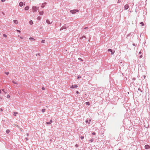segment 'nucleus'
<instances>
[{
  "mask_svg": "<svg viewBox=\"0 0 150 150\" xmlns=\"http://www.w3.org/2000/svg\"><path fill=\"white\" fill-rule=\"evenodd\" d=\"M32 8L33 12L37 11L39 9V7L36 6H33L32 7Z\"/></svg>",
  "mask_w": 150,
  "mask_h": 150,
  "instance_id": "1",
  "label": "nucleus"
},
{
  "mask_svg": "<svg viewBox=\"0 0 150 150\" xmlns=\"http://www.w3.org/2000/svg\"><path fill=\"white\" fill-rule=\"evenodd\" d=\"M79 11L77 9L72 10L70 11V12L73 14H74L76 12Z\"/></svg>",
  "mask_w": 150,
  "mask_h": 150,
  "instance_id": "2",
  "label": "nucleus"
},
{
  "mask_svg": "<svg viewBox=\"0 0 150 150\" xmlns=\"http://www.w3.org/2000/svg\"><path fill=\"white\" fill-rule=\"evenodd\" d=\"M129 5L128 4H126L125 5L124 7V10H127L128 9L129 7Z\"/></svg>",
  "mask_w": 150,
  "mask_h": 150,
  "instance_id": "3",
  "label": "nucleus"
},
{
  "mask_svg": "<svg viewBox=\"0 0 150 150\" xmlns=\"http://www.w3.org/2000/svg\"><path fill=\"white\" fill-rule=\"evenodd\" d=\"M78 87V86L76 84L72 85L71 87L70 88H77Z\"/></svg>",
  "mask_w": 150,
  "mask_h": 150,
  "instance_id": "4",
  "label": "nucleus"
},
{
  "mask_svg": "<svg viewBox=\"0 0 150 150\" xmlns=\"http://www.w3.org/2000/svg\"><path fill=\"white\" fill-rule=\"evenodd\" d=\"M145 148L146 149H148L150 148V146L148 145H146L145 146Z\"/></svg>",
  "mask_w": 150,
  "mask_h": 150,
  "instance_id": "5",
  "label": "nucleus"
},
{
  "mask_svg": "<svg viewBox=\"0 0 150 150\" xmlns=\"http://www.w3.org/2000/svg\"><path fill=\"white\" fill-rule=\"evenodd\" d=\"M52 120H51L49 122H47L46 124L47 125H50L52 123Z\"/></svg>",
  "mask_w": 150,
  "mask_h": 150,
  "instance_id": "6",
  "label": "nucleus"
},
{
  "mask_svg": "<svg viewBox=\"0 0 150 150\" xmlns=\"http://www.w3.org/2000/svg\"><path fill=\"white\" fill-rule=\"evenodd\" d=\"M91 121V120L90 119L89 120V121L88 122V119H87L86 120V123H88V124H90V122Z\"/></svg>",
  "mask_w": 150,
  "mask_h": 150,
  "instance_id": "7",
  "label": "nucleus"
},
{
  "mask_svg": "<svg viewBox=\"0 0 150 150\" xmlns=\"http://www.w3.org/2000/svg\"><path fill=\"white\" fill-rule=\"evenodd\" d=\"M46 23H47V24H51L52 23V22L51 23H50V21L49 20H48V19L47 20H46Z\"/></svg>",
  "mask_w": 150,
  "mask_h": 150,
  "instance_id": "8",
  "label": "nucleus"
},
{
  "mask_svg": "<svg viewBox=\"0 0 150 150\" xmlns=\"http://www.w3.org/2000/svg\"><path fill=\"white\" fill-rule=\"evenodd\" d=\"M46 4V2L43 3L42 4V6H41L42 8H44L45 7V5Z\"/></svg>",
  "mask_w": 150,
  "mask_h": 150,
  "instance_id": "9",
  "label": "nucleus"
},
{
  "mask_svg": "<svg viewBox=\"0 0 150 150\" xmlns=\"http://www.w3.org/2000/svg\"><path fill=\"white\" fill-rule=\"evenodd\" d=\"M13 21V22L14 23H15L16 24H17L18 23V21L16 20H14Z\"/></svg>",
  "mask_w": 150,
  "mask_h": 150,
  "instance_id": "10",
  "label": "nucleus"
},
{
  "mask_svg": "<svg viewBox=\"0 0 150 150\" xmlns=\"http://www.w3.org/2000/svg\"><path fill=\"white\" fill-rule=\"evenodd\" d=\"M23 3L22 2H21L19 4V6L21 7L22 6H23Z\"/></svg>",
  "mask_w": 150,
  "mask_h": 150,
  "instance_id": "11",
  "label": "nucleus"
},
{
  "mask_svg": "<svg viewBox=\"0 0 150 150\" xmlns=\"http://www.w3.org/2000/svg\"><path fill=\"white\" fill-rule=\"evenodd\" d=\"M39 13L40 15H42L44 13L43 11H40L39 12Z\"/></svg>",
  "mask_w": 150,
  "mask_h": 150,
  "instance_id": "12",
  "label": "nucleus"
},
{
  "mask_svg": "<svg viewBox=\"0 0 150 150\" xmlns=\"http://www.w3.org/2000/svg\"><path fill=\"white\" fill-rule=\"evenodd\" d=\"M29 9V7L28 6H26L25 8V10H28Z\"/></svg>",
  "mask_w": 150,
  "mask_h": 150,
  "instance_id": "13",
  "label": "nucleus"
},
{
  "mask_svg": "<svg viewBox=\"0 0 150 150\" xmlns=\"http://www.w3.org/2000/svg\"><path fill=\"white\" fill-rule=\"evenodd\" d=\"M18 114L17 112H13V115L14 116H16L17 114Z\"/></svg>",
  "mask_w": 150,
  "mask_h": 150,
  "instance_id": "14",
  "label": "nucleus"
},
{
  "mask_svg": "<svg viewBox=\"0 0 150 150\" xmlns=\"http://www.w3.org/2000/svg\"><path fill=\"white\" fill-rule=\"evenodd\" d=\"M29 23L31 25H32L33 23V21L31 20L30 21H29Z\"/></svg>",
  "mask_w": 150,
  "mask_h": 150,
  "instance_id": "15",
  "label": "nucleus"
},
{
  "mask_svg": "<svg viewBox=\"0 0 150 150\" xmlns=\"http://www.w3.org/2000/svg\"><path fill=\"white\" fill-rule=\"evenodd\" d=\"M41 19V17L40 16H38L37 18V19L38 20H40Z\"/></svg>",
  "mask_w": 150,
  "mask_h": 150,
  "instance_id": "16",
  "label": "nucleus"
},
{
  "mask_svg": "<svg viewBox=\"0 0 150 150\" xmlns=\"http://www.w3.org/2000/svg\"><path fill=\"white\" fill-rule=\"evenodd\" d=\"M94 141V139L93 138H92L89 140V141L91 142H93Z\"/></svg>",
  "mask_w": 150,
  "mask_h": 150,
  "instance_id": "17",
  "label": "nucleus"
},
{
  "mask_svg": "<svg viewBox=\"0 0 150 150\" xmlns=\"http://www.w3.org/2000/svg\"><path fill=\"white\" fill-rule=\"evenodd\" d=\"M138 90L140 91L141 92H142L143 91V90L140 88H138Z\"/></svg>",
  "mask_w": 150,
  "mask_h": 150,
  "instance_id": "18",
  "label": "nucleus"
},
{
  "mask_svg": "<svg viewBox=\"0 0 150 150\" xmlns=\"http://www.w3.org/2000/svg\"><path fill=\"white\" fill-rule=\"evenodd\" d=\"M29 39L30 40H35V39H34V38H32V37L30 38H29Z\"/></svg>",
  "mask_w": 150,
  "mask_h": 150,
  "instance_id": "19",
  "label": "nucleus"
},
{
  "mask_svg": "<svg viewBox=\"0 0 150 150\" xmlns=\"http://www.w3.org/2000/svg\"><path fill=\"white\" fill-rule=\"evenodd\" d=\"M45 110H46L45 109H43L42 110V112H45Z\"/></svg>",
  "mask_w": 150,
  "mask_h": 150,
  "instance_id": "20",
  "label": "nucleus"
},
{
  "mask_svg": "<svg viewBox=\"0 0 150 150\" xmlns=\"http://www.w3.org/2000/svg\"><path fill=\"white\" fill-rule=\"evenodd\" d=\"M84 38H86V36H84H84H83L82 37H81V38H80V39H83Z\"/></svg>",
  "mask_w": 150,
  "mask_h": 150,
  "instance_id": "21",
  "label": "nucleus"
},
{
  "mask_svg": "<svg viewBox=\"0 0 150 150\" xmlns=\"http://www.w3.org/2000/svg\"><path fill=\"white\" fill-rule=\"evenodd\" d=\"M10 132V131L9 129H7L6 130V132L8 134Z\"/></svg>",
  "mask_w": 150,
  "mask_h": 150,
  "instance_id": "22",
  "label": "nucleus"
},
{
  "mask_svg": "<svg viewBox=\"0 0 150 150\" xmlns=\"http://www.w3.org/2000/svg\"><path fill=\"white\" fill-rule=\"evenodd\" d=\"M86 104L88 105H90V103L89 102H87L86 103Z\"/></svg>",
  "mask_w": 150,
  "mask_h": 150,
  "instance_id": "23",
  "label": "nucleus"
},
{
  "mask_svg": "<svg viewBox=\"0 0 150 150\" xmlns=\"http://www.w3.org/2000/svg\"><path fill=\"white\" fill-rule=\"evenodd\" d=\"M12 82L14 84H18L16 82H15L14 81H12Z\"/></svg>",
  "mask_w": 150,
  "mask_h": 150,
  "instance_id": "24",
  "label": "nucleus"
},
{
  "mask_svg": "<svg viewBox=\"0 0 150 150\" xmlns=\"http://www.w3.org/2000/svg\"><path fill=\"white\" fill-rule=\"evenodd\" d=\"M3 36L4 37H5V38H6L7 37V35H6L5 34H3Z\"/></svg>",
  "mask_w": 150,
  "mask_h": 150,
  "instance_id": "25",
  "label": "nucleus"
},
{
  "mask_svg": "<svg viewBox=\"0 0 150 150\" xmlns=\"http://www.w3.org/2000/svg\"><path fill=\"white\" fill-rule=\"evenodd\" d=\"M108 51L109 52H112V50L111 49H108Z\"/></svg>",
  "mask_w": 150,
  "mask_h": 150,
  "instance_id": "26",
  "label": "nucleus"
},
{
  "mask_svg": "<svg viewBox=\"0 0 150 150\" xmlns=\"http://www.w3.org/2000/svg\"><path fill=\"white\" fill-rule=\"evenodd\" d=\"M45 40H42V41H41V42L42 43H45Z\"/></svg>",
  "mask_w": 150,
  "mask_h": 150,
  "instance_id": "27",
  "label": "nucleus"
},
{
  "mask_svg": "<svg viewBox=\"0 0 150 150\" xmlns=\"http://www.w3.org/2000/svg\"><path fill=\"white\" fill-rule=\"evenodd\" d=\"M140 24H141L142 25V26H143L144 25V24L143 23V22H141L140 23Z\"/></svg>",
  "mask_w": 150,
  "mask_h": 150,
  "instance_id": "28",
  "label": "nucleus"
},
{
  "mask_svg": "<svg viewBox=\"0 0 150 150\" xmlns=\"http://www.w3.org/2000/svg\"><path fill=\"white\" fill-rule=\"evenodd\" d=\"M2 91H3L5 93H7V92H5L4 91V89H2Z\"/></svg>",
  "mask_w": 150,
  "mask_h": 150,
  "instance_id": "29",
  "label": "nucleus"
},
{
  "mask_svg": "<svg viewBox=\"0 0 150 150\" xmlns=\"http://www.w3.org/2000/svg\"><path fill=\"white\" fill-rule=\"evenodd\" d=\"M78 59L80 60H81L82 61H83V59L81 58H79Z\"/></svg>",
  "mask_w": 150,
  "mask_h": 150,
  "instance_id": "30",
  "label": "nucleus"
},
{
  "mask_svg": "<svg viewBox=\"0 0 150 150\" xmlns=\"http://www.w3.org/2000/svg\"><path fill=\"white\" fill-rule=\"evenodd\" d=\"M10 95H8L7 96V98H10Z\"/></svg>",
  "mask_w": 150,
  "mask_h": 150,
  "instance_id": "31",
  "label": "nucleus"
},
{
  "mask_svg": "<svg viewBox=\"0 0 150 150\" xmlns=\"http://www.w3.org/2000/svg\"><path fill=\"white\" fill-rule=\"evenodd\" d=\"M65 28H64V26L62 27L60 29V30H62L64 29H65Z\"/></svg>",
  "mask_w": 150,
  "mask_h": 150,
  "instance_id": "32",
  "label": "nucleus"
},
{
  "mask_svg": "<svg viewBox=\"0 0 150 150\" xmlns=\"http://www.w3.org/2000/svg\"><path fill=\"white\" fill-rule=\"evenodd\" d=\"M80 138L81 139H83L84 138V137L83 136H81L80 137Z\"/></svg>",
  "mask_w": 150,
  "mask_h": 150,
  "instance_id": "33",
  "label": "nucleus"
},
{
  "mask_svg": "<svg viewBox=\"0 0 150 150\" xmlns=\"http://www.w3.org/2000/svg\"><path fill=\"white\" fill-rule=\"evenodd\" d=\"M36 56H37L38 55L39 56H40V53H38V54H36Z\"/></svg>",
  "mask_w": 150,
  "mask_h": 150,
  "instance_id": "34",
  "label": "nucleus"
},
{
  "mask_svg": "<svg viewBox=\"0 0 150 150\" xmlns=\"http://www.w3.org/2000/svg\"><path fill=\"white\" fill-rule=\"evenodd\" d=\"M92 134L93 135H95L96 134V133L95 132H92Z\"/></svg>",
  "mask_w": 150,
  "mask_h": 150,
  "instance_id": "35",
  "label": "nucleus"
},
{
  "mask_svg": "<svg viewBox=\"0 0 150 150\" xmlns=\"http://www.w3.org/2000/svg\"><path fill=\"white\" fill-rule=\"evenodd\" d=\"M5 73L6 74V75H8V74H9V72H5Z\"/></svg>",
  "mask_w": 150,
  "mask_h": 150,
  "instance_id": "36",
  "label": "nucleus"
},
{
  "mask_svg": "<svg viewBox=\"0 0 150 150\" xmlns=\"http://www.w3.org/2000/svg\"><path fill=\"white\" fill-rule=\"evenodd\" d=\"M81 76H78L77 79H79L81 78Z\"/></svg>",
  "mask_w": 150,
  "mask_h": 150,
  "instance_id": "37",
  "label": "nucleus"
},
{
  "mask_svg": "<svg viewBox=\"0 0 150 150\" xmlns=\"http://www.w3.org/2000/svg\"><path fill=\"white\" fill-rule=\"evenodd\" d=\"M16 31H17V32H18L19 33H21V31H20V30H16Z\"/></svg>",
  "mask_w": 150,
  "mask_h": 150,
  "instance_id": "38",
  "label": "nucleus"
},
{
  "mask_svg": "<svg viewBox=\"0 0 150 150\" xmlns=\"http://www.w3.org/2000/svg\"><path fill=\"white\" fill-rule=\"evenodd\" d=\"M75 146L76 147H78L79 146V145L77 144H76L75 145Z\"/></svg>",
  "mask_w": 150,
  "mask_h": 150,
  "instance_id": "39",
  "label": "nucleus"
},
{
  "mask_svg": "<svg viewBox=\"0 0 150 150\" xmlns=\"http://www.w3.org/2000/svg\"><path fill=\"white\" fill-rule=\"evenodd\" d=\"M42 89L43 90H44L45 89V88L44 87H42Z\"/></svg>",
  "mask_w": 150,
  "mask_h": 150,
  "instance_id": "40",
  "label": "nucleus"
},
{
  "mask_svg": "<svg viewBox=\"0 0 150 150\" xmlns=\"http://www.w3.org/2000/svg\"><path fill=\"white\" fill-rule=\"evenodd\" d=\"M140 58H142V55H141L139 56Z\"/></svg>",
  "mask_w": 150,
  "mask_h": 150,
  "instance_id": "41",
  "label": "nucleus"
},
{
  "mask_svg": "<svg viewBox=\"0 0 150 150\" xmlns=\"http://www.w3.org/2000/svg\"><path fill=\"white\" fill-rule=\"evenodd\" d=\"M114 52H115V51H114V52H111V54H114Z\"/></svg>",
  "mask_w": 150,
  "mask_h": 150,
  "instance_id": "42",
  "label": "nucleus"
},
{
  "mask_svg": "<svg viewBox=\"0 0 150 150\" xmlns=\"http://www.w3.org/2000/svg\"><path fill=\"white\" fill-rule=\"evenodd\" d=\"M5 1H6V0H1V1H2V2H4Z\"/></svg>",
  "mask_w": 150,
  "mask_h": 150,
  "instance_id": "43",
  "label": "nucleus"
},
{
  "mask_svg": "<svg viewBox=\"0 0 150 150\" xmlns=\"http://www.w3.org/2000/svg\"><path fill=\"white\" fill-rule=\"evenodd\" d=\"M15 126L17 127H19L18 126V125H15Z\"/></svg>",
  "mask_w": 150,
  "mask_h": 150,
  "instance_id": "44",
  "label": "nucleus"
},
{
  "mask_svg": "<svg viewBox=\"0 0 150 150\" xmlns=\"http://www.w3.org/2000/svg\"><path fill=\"white\" fill-rule=\"evenodd\" d=\"M0 111H3V109L2 108H1L0 109Z\"/></svg>",
  "mask_w": 150,
  "mask_h": 150,
  "instance_id": "45",
  "label": "nucleus"
},
{
  "mask_svg": "<svg viewBox=\"0 0 150 150\" xmlns=\"http://www.w3.org/2000/svg\"><path fill=\"white\" fill-rule=\"evenodd\" d=\"M25 139H26V140H28V138H27V137H26V138H25Z\"/></svg>",
  "mask_w": 150,
  "mask_h": 150,
  "instance_id": "46",
  "label": "nucleus"
},
{
  "mask_svg": "<svg viewBox=\"0 0 150 150\" xmlns=\"http://www.w3.org/2000/svg\"><path fill=\"white\" fill-rule=\"evenodd\" d=\"M79 93L78 91H76V93L77 94H78V93Z\"/></svg>",
  "mask_w": 150,
  "mask_h": 150,
  "instance_id": "47",
  "label": "nucleus"
},
{
  "mask_svg": "<svg viewBox=\"0 0 150 150\" xmlns=\"http://www.w3.org/2000/svg\"><path fill=\"white\" fill-rule=\"evenodd\" d=\"M29 133H27V136H29Z\"/></svg>",
  "mask_w": 150,
  "mask_h": 150,
  "instance_id": "48",
  "label": "nucleus"
},
{
  "mask_svg": "<svg viewBox=\"0 0 150 150\" xmlns=\"http://www.w3.org/2000/svg\"><path fill=\"white\" fill-rule=\"evenodd\" d=\"M88 28L87 27H85V28H84V29H87Z\"/></svg>",
  "mask_w": 150,
  "mask_h": 150,
  "instance_id": "49",
  "label": "nucleus"
},
{
  "mask_svg": "<svg viewBox=\"0 0 150 150\" xmlns=\"http://www.w3.org/2000/svg\"><path fill=\"white\" fill-rule=\"evenodd\" d=\"M141 53H142L141 52V51H140L139 52V54H141Z\"/></svg>",
  "mask_w": 150,
  "mask_h": 150,
  "instance_id": "50",
  "label": "nucleus"
},
{
  "mask_svg": "<svg viewBox=\"0 0 150 150\" xmlns=\"http://www.w3.org/2000/svg\"><path fill=\"white\" fill-rule=\"evenodd\" d=\"M20 38L21 39H22L23 38L22 37H20Z\"/></svg>",
  "mask_w": 150,
  "mask_h": 150,
  "instance_id": "51",
  "label": "nucleus"
},
{
  "mask_svg": "<svg viewBox=\"0 0 150 150\" xmlns=\"http://www.w3.org/2000/svg\"><path fill=\"white\" fill-rule=\"evenodd\" d=\"M1 93V89H0V93Z\"/></svg>",
  "mask_w": 150,
  "mask_h": 150,
  "instance_id": "52",
  "label": "nucleus"
},
{
  "mask_svg": "<svg viewBox=\"0 0 150 150\" xmlns=\"http://www.w3.org/2000/svg\"><path fill=\"white\" fill-rule=\"evenodd\" d=\"M133 45L134 46H135V45L134 44H133Z\"/></svg>",
  "mask_w": 150,
  "mask_h": 150,
  "instance_id": "53",
  "label": "nucleus"
},
{
  "mask_svg": "<svg viewBox=\"0 0 150 150\" xmlns=\"http://www.w3.org/2000/svg\"><path fill=\"white\" fill-rule=\"evenodd\" d=\"M118 150H121L120 149H119Z\"/></svg>",
  "mask_w": 150,
  "mask_h": 150,
  "instance_id": "54",
  "label": "nucleus"
},
{
  "mask_svg": "<svg viewBox=\"0 0 150 150\" xmlns=\"http://www.w3.org/2000/svg\"><path fill=\"white\" fill-rule=\"evenodd\" d=\"M119 0H118V2H119Z\"/></svg>",
  "mask_w": 150,
  "mask_h": 150,
  "instance_id": "55",
  "label": "nucleus"
}]
</instances>
